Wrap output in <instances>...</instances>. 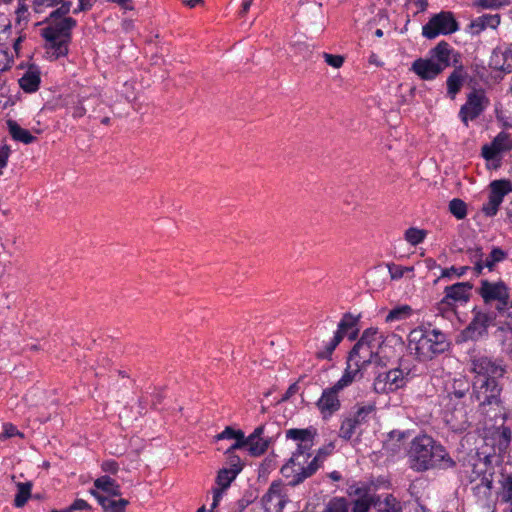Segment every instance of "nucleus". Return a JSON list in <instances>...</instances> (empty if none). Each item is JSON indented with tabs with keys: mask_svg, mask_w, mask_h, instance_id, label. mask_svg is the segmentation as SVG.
I'll list each match as a JSON object with an SVG mask.
<instances>
[{
	"mask_svg": "<svg viewBox=\"0 0 512 512\" xmlns=\"http://www.w3.org/2000/svg\"><path fill=\"white\" fill-rule=\"evenodd\" d=\"M407 456L410 468L416 472L449 469L456 465L445 447L427 434L418 435L410 442Z\"/></svg>",
	"mask_w": 512,
	"mask_h": 512,
	"instance_id": "nucleus-1",
	"label": "nucleus"
},
{
	"mask_svg": "<svg viewBox=\"0 0 512 512\" xmlns=\"http://www.w3.org/2000/svg\"><path fill=\"white\" fill-rule=\"evenodd\" d=\"M71 6L72 3L69 1L62 2V5L50 14L48 25L41 30V35L46 41L47 53L53 59L68 54L71 31L76 26V20L66 16Z\"/></svg>",
	"mask_w": 512,
	"mask_h": 512,
	"instance_id": "nucleus-2",
	"label": "nucleus"
},
{
	"mask_svg": "<svg viewBox=\"0 0 512 512\" xmlns=\"http://www.w3.org/2000/svg\"><path fill=\"white\" fill-rule=\"evenodd\" d=\"M311 445L298 444L296 451L288 462L282 466L281 473L289 479L288 485L295 487L313 476L323 464V457L315 455L312 457Z\"/></svg>",
	"mask_w": 512,
	"mask_h": 512,
	"instance_id": "nucleus-3",
	"label": "nucleus"
},
{
	"mask_svg": "<svg viewBox=\"0 0 512 512\" xmlns=\"http://www.w3.org/2000/svg\"><path fill=\"white\" fill-rule=\"evenodd\" d=\"M448 347L445 334L436 329L417 327L408 335V349L420 361L431 360L444 353Z\"/></svg>",
	"mask_w": 512,
	"mask_h": 512,
	"instance_id": "nucleus-4",
	"label": "nucleus"
},
{
	"mask_svg": "<svg viewBox=\"0 0 512 512\" xmlns=\"http://www.w3.org/2000/svg\"><path fill=\"white\" fill-rule=\"evenodd\" d=\"M458 56L447 42L441 41L429 51V57L416 59L410 70L421 80H433L451 65L452 58L453 64H457Z\"/></svg>",
	"mask_w": 512,
	"mask_h": 512,
	"instance_id": "nucleus-5",
	"label": "nucleus"
},
{
	"mask_svg": "<svg viewBox=\"0 0 512 512\" xmlns=\"http://www.w3.org/2000/svg\"><path fill=\"white\" fill-rule=\"evenodd\" d=\"M502 387L492 378H477L473 382V392L470 396L479 404L480 412L490 420L504 415L502 400Z\"/></svg>",
	"mask_w": 512,
	"mask_h": 512,
	"instance_id": "nucleus-6",
	"label": "nucleus"
},
{
	"mask_svg": "<svg viewBox=\"0 0 512 512\" xmlns=\"http://www.w3.org/2000/svg\"><path fill=\"white\" fill-rule=\"evenodd\" d=\"M359 321V316L347 312L342 316V319L338 323V329L335 332L333 338L329 343L325 345L322 350L316 353L318 359H331V355L336 347L340 344L343 338L348 335L350 340H355L358 335V329L356 328Z\"/></svg>",
	"mask_w": 512,
	"mask_h": 512,
	"instance_id": "nucleus-7",
	"label": "nucleus"
},
{
	"mask_svg": "<svg viewBox=\"0 0 512 512\" xmlns=\"http://www.w3.org/2000/svg\"><path fill=\"white\" fill-rule=\"evenodd\" d=\"M471 371L477 378H492L497 380L506 373V366L502 360L493 359L487 355H474L471 357Z\"/></svg>",
	"mask_w": 512,
	"mask_h": 512,
	"instance_id": "nucleus-8",
	"label": "nucleus"
},
{
	"mask_svg": "<svg viewBox=\"0 0 512 512\" xmlns=\"http://www.w3.org/2000/svg\"><path fill=\"white\" fill-rule=\"evenodd\" d=\"M459 29L454 15L450 11H442L430 18L422 28V34L433 39L439 34H452Z\"/></svg>",
	"mask_w": 512,
	"mask_h": 512,
	"instance_id": "nucleus-9",
	"label": "nucleus"
},
{
	"mask_svg": "<svg viewBox=\"0 0 512 512\" xmlns=\"http://www.w3.org/2000/svg\"><path fill=\"white\" fill-rule=\"evenodd\" d=\"M444 420L455 432H462L470 426L469 407L465 401H448L445 405Z\"/></svg>",
	"mask_w": 512,
	"mask_h": 512,
	"instance_id": "nucleus-10",
	"label": "nucleus"
},
{
	"mask_svg": "<svg viewBox=\"0 0 512 512\" xmlns=\"http://www.w3.org/2000/svg\"><path fill=\"white\" fill-rule=\"evenodd\" d=\"M492 458H494L493 455H483V453H476L470 457L467 465L470 471L466 472L469 473L471 482L477 480H480L481 484L490 482L488 476L493 473Z\"/></svg>",
	"mask_w": 512,
	"mask_h": 512,
	"instance_id": "nucleus-11",
	"label": "nucleus"
},
{
	"mask_svg": "<svg viewBox=\"0 0 512 512\" xmlns=\"http://www.w3.org/2000/svg\"><path fill=\"white\" fill-rule=\"evenodd\" d=\"M488 104L482 90H473L467 95V101L461 106L459 111V117L466 127H468V121L474 120L481 115Z\"/></svg>",
	"mask_w": 512,
	"mask_h": 512,
	"instance_id": "nucleus-12",
	"label": "nucleus"
},
{
	"mask_svg": "<svg viewBox=\"0 0 512 512\" xmlns=\"http://www.w3.org/2000/svg\"><path fill=\"white\" fill-rule=\"evenodd\" d=\"M405 383L404 372L395 368L388 372L379 373L374 380L373 389L378 394L389 393L402 388Z\"/></svg>",
	"mask_w": 512,
	"mask_h": 512,
	"instance_id": "nucleus-13",
	"label": "nucleus"
},
{
	"mask_svg": "<svg viewBox=\"0 0 512 512\" xmlns=\"http://www.w3.org/2000/svg\"><path fill=\"white\" fill-rule=\"evenodd\" d=\"M473 285L470 282H458L445 287V297L441 300L439 310L452 309L455 302H467L470 298V291Z\"/></svg>",
	"mask_w": 512,
	"mask_h": 512,
	"instance_id": "nucleus-14",
	"label": "nucleus"
},
{
	"mask_svg": "<svg viewBox=\"0 0 512 512\" xmlns=\"http://www.w3.org/2000/svg\"><path fill=\"white\" fill-rule=\"evenodd\" d=\"M478 293L483 298L485 303L497 300L498 302H505L509 298V289L502 281L492 283L488 280H481V286Z\"/></svg>",
	"mask_w": 512,
	"mask_h": 512,
	"instance_id": "nucleus-15",
	"label": "nucleus"
},
{
	"mask_svg": "<svg viewBox=\"0 0 512 512\" xmlns=\"http://www.w3.org/2000/svg\"><path fill=\"white\" fill-rule=\"evenodd\" d=\"M374 345L358 341L349 353L348 359L353 363L360 364V367H366L372 363H378L379 357L373 351Z\"/></svg>",
	"mask_w": 512,
	"mask_h": 512,
	"instance_id": "nucleus-16",
	"label": "nucleus"
},
{
	"mask_svg": "<svg viewBox=\"0 0 512 512\" xmlns=\"http://www.w3.org/2000/svg\"><path fill=\"white\" fill-rule=\"evenodd\" d=\"M375 409L374 405L362 406L352 416L344 419L340 427V437L349 440L355 433L357 426L366 422L368 415Z\"/></svg>",
	"mask_w": 512,
	"mask_h": 512,
	"instance_id": "nucleus-17",
	"label": "nucleus"
},
{
	"mask_svg": "<svg viewBox=\"0 0 512 512\" xmlns=\"http://www.w3.org/2000/svg\"><path fill=\"white\" fill-rule=\"evenodd\" d=\"M340 391L341 390H336L335 385H333L331 388H327L322 392L316 405L324 417L331 416L334 412L339 410L340 400L338 393Z\"/></svg>",
	"mask_w": 512,
	"mask_h": 512,
	"instance_id": "nucleus-18",
	"label": "nucleus"
},
{
	"mask_svg": "<svg viewBox=\"0 0 512 512\" xmlns=\"http://www.w3.org/2000/svg\"><path fill=\"white\" fill-rule=\"evenodd\" d=\"M491 317L482 312H476L473 320L464 330V335L467 339H478L481 337L488 327Z\"/></svg>",
	"mask_w": 512,
	"mask_h": 512,
	"instance_id": "nucleus-19",
	"label": "nucleus"
},
{
	"mask_svg": "<svg viewBox=\"0 0 512 512\" xmlns=\"http://www.w3.org/2000/svg\"><path fill=\"white\" fill-rule=\"evenodd\" d=\"M364 368L360 364L353 363L347 360V367L342 377L334 384L336 390H343L345 387L351 385L354 381L360 380L364 374Z\"/></svg>",
	"mask_w": 512,
	"mask_h": 512,
	"instance_id": "nucleus-20",
	"label": "nucleus"
},
{
	"mask_svg": "<svg viewBox=\"0 0 512 512\" xmlns=\"http://www.w3.org/2000/svg\"><path fill=\"white\" fill-rule=\"evenodd\" d=\"M90 493L98 500L105 512H125V508L129 504L126 499L115 500L94 489H91Z\"/></svg>",
	"mask_w": 512,
	"mask_h": 512,
	"instance_id": "nucleus-21",
	"label": "nucleus"
},
{
	"mask_svg": "<svg viewBox=\"0 0 512 512\" xmlns=\"http://www.w3.org/2000/svg\"><path fill=\"white\" fill-rule=\"evenodd\" d=\"M355 494L358 498L353 501L352 512H368L370 507H376L379 504V498L361 489H356Z\"/></svg>",
	"mask_w": 512,
	"mask_h": 512,
	"instance_id": "nucleus-22",
	"label": "nucleus"
},
{
	"mask_svg": "<svg viewBox=\"0 0 512 512\" xmlns=\"http://www.w3.org/2000/svg\"><path fill=\"white\" fill-rule=\"evenodd\" d=\"M455 69L447 78V93L451 99H454L456 94L461 90L465 78L464 67L460 64H454Z\"/></svg>",
	"mask_w": 512,
	"mask_h": 512,
	"instance_id": "nucleus-23",
	"label": "nucleus"
},
{
	"mask_svg": "<svg viewBox=\"0 0 512 512\" xmlns=\"http://www.w3.org/2000/svg\"><path fill=\"white\" fill-rule=\"evenodd\" d=\"M470 390V383L465 378L454 379L447 390L448 401H464Z\"/></svg>",
	"mask_w": 512,
	"mask_h": 512,
	"instance_id": "nucleus-24",
	"label": "nucleus"
},
{
	"mask_svg": "<svg viewBox=\"0 0 512 512\" xmlns=\"http://www.w3.org/2000/svg\"><path fill=\"white\" fill-rule=\"evenodd\" d=\"M489 198L500 205L505 195L512 191V184L509 180H494L490 183Z\"/></svg>",
	"mask_w": 512,
	"mask_h": 512,
	"instance_id": "nucleus-25",
	"label": "nucleus"
},
{
	"mask_svg": "<svg viewBox=\"0 0 512 512\" xmlns=\"http://www.w3.org/2000/svg\"><path fill=\"white\" fill-rule=\"evenodd\" d=\"M9 134L15 141L22 142L24 144H31L36 140L28 130L22 128L15 120L8 119L6 121Z\"/></svg>",
	"mask_w": 512,
	"mask_h": 512,
	"instance_id": "nucleus-26",
	"label": "nucleus"
},
{
	"mask_svg": "<svg viewBox=\"0 0 512 512\" xmlns=\"http://www.w3.org/2000/svg\"><path fill=\"white\" fill-rule=\"evenodd\" d=\"M94 487L105 493L107 497L120 496V486L109 476H102L94 481Z\"/></svg>",
	"mask_w": 512,
	"mask_h": 512,
	"instance_id": "nucleus-27",
	"label": "nucleus"
},
{
	"mask_svg": "<svg viewBox=\"0 0 512 512\" xmlns=\"http://www.w3.org/2000/svg\"><path fill=\"white\" fill-rule=\"evenodd\" d=\"M40 84V75L36 71L28 70L20 79V87L28 93L38 90Z\"/></svg>",
	"mask_w": 512,
	"mask_h": 512,
	"instance_id": "nucleus-28",
	"label": "nucleus"
},
{
	"mask_svg": "<svg viewBox=\"0 0 512 512\" xmlns=\"http://www.w3.org/2000/svg\"><path fill=\"white\" fill-rule=\"evenodd\" d=\"M32 482H18L16 483L17 493L14 499V505L17 508L23 507L28 499L31 497Z\"/></svg>",
	"mask_w": 512,
	"mask_h": 512,
	"instance_id": "nucleus-29",
	"label": "nucleus"
},
{
	"mask_svg": "<svg viewBox=\"0 0 512 512\" xmlns=\"http://www.w3.org/2000/svg\"><path fill=\"white\" fill-rule=\"evenodd\" d=\"M313 431L310 429H296L292 428L286 431V438L300 441L299 444L313 446Z\"/></svg>",
	"mask_w": 512,
	"mask_h": 512,
	"instance_id": "nucleus-30",
	"label": "nucleus"
},
{
	"mask_svg": "<svg viewBox=\"0 0 512 512\" xmlns=\"http://www.w3.org/2000/svg\"><path fill=\"white\" fill-rule=\"evenodd\" d=\"M412 312H413V310H412L411 306H409V305L397 306L389 311V313L387 314V316L385 318V321L387 323H389V322L404 320V319H407L408 317H410L412 315Z\"/></svg>",
	"mask_w": 512,
	"mask_h": 512,
	"instance_id": "nucleus-31",
	"label": "nucleus"
},
{
	"mask_svg": "<svg viewBox=\"0 0 512 512\" xmlns=\"http://www.w3.org/2000/svg\"><path fill=\"white\" fill-rule=\"evenodd\" d=\"M269 446L268 440L252 439L247 437V447L251 456L258 457L264 454Z\"/></svg>",
	"mask_w": 512,
	"mask_h": 512,
	"instance_id": "nucleus-32",
	"label": "nucleus"
},
{
	"mask_svg": "<svg viewBox=\"0 0 512 512\" xmlns=\"http://www.w3.org/2000/svg\"><path fill=\"white\" fill-rule=\"evenodd\" d=\"M349 503L344 497H334L328 501L321 512H348Z\"/></svg>",
	"mask_w": 512,
	"mask_h": 512,
	"instance_id": "nucleus-33",
	"label": "nucleus"
},
{
	"mask_svg": "<svg viewBox=\"0 0 512 512\" xmlns=\"http://www.w3.org/2000/svg\"><path fill=\"white\" fill-rule=\"evenodd\" d=\"M236 470H230L228 468H222L218 471L217 477H216V483L219 488L227 489L231 482L236 478L237 476Z\"/></svg>",
	"mask_w": 512,
	"mask_h": 512,
	"instance_id": "nucleus-34",
	"label": "nucleus"
},
{
	"mask_svg": "<svg viewBox=\"0 0 512 512\" xmlns=\"http://www.w3.org/2000/svg\"><path fill=\"white\" fill-rule=\"evenodd\" d=\"M449 212L458 220H462L467 215V205L459 198H454L449 202Z\"/></svg>",
	"mask_w": 512,
	"mask_h": 512,
	"instance_id": "nucleus-35",
	"label": "nucleus"
},
{
	"mask_svg": "<svg viewBox=\"0 0 512 512\" xmlns=\"http://www.w3.org/2000/svg\"><path fill=\"white\" fill-rule=\"evenodd\" d=\"M506 253L498 247H495L492 249L490 254L486 257L484 260L485 267L489 269V271H492L495 267V265L498 262H501L505 259Z\"/></svg>",
	"mask_w": 512,
	"mask_h": 512,
	"instance_id": "nucleus-36",
	"label": "nucleus"
},
{
	"mask_svg": "<svg viewBox=\"0 0 512 512\" xmlns=\"http://www.w3.org/2000/svg\"><path fill=\"white\" fill-rule=\"evenodd\" d=\"M501 499L505 502L512 501V474H502L501 479Z\"/></svg>",
	"mask_w": 512,
	"mask_h": 512,
	"instance_id": "nucleus-37",
	"label": "nucleus"
},
{
	"mask_svg": "<svg viewBox=\"0 0 512 512\" xmlns=\"http://www.w3.org/2000/svg\"><path fill=\"white\" fill-rule=\"evenodd\" d=\"M500 152L512 149V140L506 132H500L491 142Z\"/></svg>",
	"mask_w": 512,
	"mask_h": 512,
	"instance_id": "nucleus-38",
	"label": "nucleus"
},
{
	"mask_svg": "<svg viewBox=\"0 0 512 512\" xmlns=\"http://www.w3.org/2000/svg\"><path fill=\"white\" fill-rule=\"evenodd\" d=\"M404 236L405 240L411 245H418L424 240L426 236V231L415 227H411L405 231Z\"/></svg>",
	"mask_w": 512,
	"mask_h": 512,
	"instance_id": "nucleus-39",
	"label": "nucleus"
},
{
	"mask_svg": "<svg viewBox=\"0 0 512 512\" xmlns=\"http://www.w3.org/2000/svg\"><path fill=\"white\" fill-rule=\"evenodd\" d=\"M511 430L509 427L501 426L499 431L497 432V444L499 447V450L503 451L505 450L510 442H511Z\"/></svg>",
	"mask_w": 512,
	"mask_h": 512,
	"instance_id": "nucleus-40",
	"label": "nucleus"
},
{
	"mask_svg": "<svg viewBox=\"0 0 512 512\" xmlns=\"http://www.w3.org/2000/svg\"><path fill=\"white\" fill-rule=\"evenodd\" d=\"M378 512H402L401 506L393 497H387L384 503L379 502Z\"/></svg>",
	"mask_w": 512,
	"mask_h": 512,
	"instance_id": "nucleus-41",
	"label": "nucleus"
},
{
	"mask_svg": "<svg viewBox=\"0 0 512 512\" xmlns=\"http://www.w3.org/2000/svg\"><path fill=\"white\" fill-rule=\"evenodd\" d=\"M501 152L493 144H485L482 146L481 155L487 161H500L499 154Z\"/></svg>",
	"mask_w": 512,
	"mask_h": 512,
	"instance_id": "nucleus-42",
	"label": "nucleus"
},
{
	"mask_svg": "<svg viewBox=\"0 0 512 512\" xmlns=\"http://www.w3.org/2000/svg\"><path fill=\"white\" fill-rule=\"evenodd\" d=\"M225 454L227 455L228 466H229L227 468L230 470H236L237 474H239L243 468V463H242L240 457L238 455L234 454L233 452L229 453L228 451H225Z\"/></svg>",
	"mask_w": 512,
	"mask_h": 512,
	"instance_id": "nucleus-43",
	"label": "nucleus"
},
{
	"mask_svg": "<svg viewBox=\"0 0 512 512\" xmlns=\"http://www.w3.org/2000/svg\"><path fill=\"white\" fill-rule=\"evenodd\" d=\"M235 443L232 444L226 451L233 452L238 449H242L244 447H247V437H245V434L242 430H238V435L235 438Z\"/></svg>",
	"mask_w": 512,
	"mask_h": 512,
	"instance_id": "nucleus-44",
	"label": "nucleus"
},
{
	"mask_svg": "<svg viewBox=\"0 0 512 512\" xmlns=\"http://www.w3.org/2000/svg\"><path fill=\"white\" fill-rule=\"evenodd\" d=\"M323 58L325 62L333 68H340L344 63V57L341 55L323 53Z\"/></svg>",
	"mask_w": 512,
	"mask_h": 512,
	"instance_id": "nucleus-45",
	"label": "nucleus"
},
{
	"mask_svg": "<svg viewBox=\"0 0 512 512\" xmlns=\"http://www.w3.org/2000/svg\"><path fill=\"white\" fill-rule=\"evenodd\" d=\"M509 0H479L478 5L486 9H498L502 6L508 5Z\"/></svg>",
	"mask_w": 512,
	"mask_h": 512,
	"instance_id": "nucleus-46",
	"label": "nucleus"
},
{
	"mask_svg": "<svg viewBox=\"0 0 512 512\" xmlns=\"http://www.w3.org/2000/svg\"><path fill=\"white\" fill-rule=\"evenodd\" d=\"M387 268L392 280H398L402 278L405 274V269L403 266L394 263H388Z\"/></svg>",
	"mask_w": 512,
	"mask_h": 512,
	"instance_id": "nucleus-47",
	"label": "nucleus"
},
{
	"mask_svg": "<svg viewBox=\"0 0 512 512\" xmlns=\"http://www.w3.org/2000/svg\"><path fill=\"white\" fill-rule=\"evenodd\" d=\"M470 261L472 263L483 262L484 253L481 247H475L467 250Z\"/></svg>",
	"mask_w": 512,
	"mask_h": 512,
	"instance_id": "nucleus-48",
	"label": "nucleus"
},
{
	"mask_svg": "<svg viewBox=\"0 0 512 512\" xmlns=\"http://www.w3.org/2000/svg\"><path fill=\"white\" fill-rule=\"evenodd\" d=\"M10 152V147L7 144L0 147V175H2V169L7 165Z\"/></svg>",
	"mask_w": 512,
	"mask_h": 512,
	"instance_id": "nucleus-49",
	"label": "nucleus"
},
{
	"mask_svg": "<svg viewBox=\"0 0 512 512\" xmlns=\"http://www.w3.org/2000/svg\"><path fill=\"white\" fill-rule=\"evenodd\" d=\"M499 206L495 201L489 198V201L487 204H484L482 207V211L485 213L486 216H494L497 214Z\"/></svg>",
	"mask_w": 512,
	"mask_h": 512,
	"instance_id": "nucleus-50",
	"label": "nucleus"
},
{
	"mask_svg": "<svg viewBox=\"0 0 512 512\" xmlns=\"http://www.w3.org/2000/svg\"><path fill=\"white\" fill-rule=\"evenodd\" d=\"M377 335V330L373 328L366 329L361 338L358 341H363L364 343L373 345V342L376 340L375 336Z\"/></svg>",
	"mask_w": 512,
	"mask_h": 512,
	"instance_id": "nucleus-51",
	"label": "nucleus"
},
{
	"mask_svg": "<svg viewBox=\"0 0 512 512\" xmlns=\"http://www.w3.org/2000/svg\"><path fill=\"white\" fill-rule=\"evenodd\" d=\"M468 269V266H463L460 267L459 269H456L455 267L446 268L442 271L441 277H449L452 273L456 274L458 277H461L466 273Z\"/></svg>",
	"mask_w": 512,
	"mask_h": 512,
	"instance_id": "nucleus-52",
	"label": "nucleus"
},
{
	"mask_svg": "<svg viewBox=\"0 0 512 512\" xmlns=\"http://www.w3.org/2000/svg\"><path fill=\"white\" fill-rule=\"evenodd\" d=\"M238 435V430L233 429L230 426L225 427V429L216 436L217 440L222 439H235Z\"/></svg>",
	"mask_w": 512,
	"mask_h": 512,
	"instance_id": "nucleus-53",
	"label": "nucleus"
},
{
	"mask_svg": "<svg viewBox=\"0 0 512 512\" xmlns=\"http://www.w3.org/2000/svg\"><path fill=\"white\" fill-rule=\"evenodd\" d=\"M15 433H17V428L11 423L4 424L3 426V432L0 435L1 440H5L11 437L15 436Z\"/></svg>",
	"mask_w": 512,
	"mask_h": 512,
	"instance_id": "nucleus-54",
	"label": "nucleus"
},
{
	"mask_svg": "<svg viewBox=\"0 0 512 512\" xmlns=\"http://www.w3.org/2000/svg\"><path fill=\"white\" fill-rule=\"evenodd\" d=\"M263 501L265 503V505H267L268 503H271L273 501H275V505L276 506H279V508L281 509L282 506H283V500L281 499V496L276 494V493H272V492H269L267 493L264 497H263Z\"/></svg>",
	"mask_w": 512,
	"mask_h": 512,
	"instance_id": "nucleus-55",
	"label": "nucleus"
},
{
	"mask_svg": "<svg viewBox=\"0 0 512 512\" xmlns=\"http://www.w3.org/2000/svg\"><path fill=\"white\" fill-rule=\"evenodd\" d=\"M484 24L487 27H490V28H496L499 24H500V15L499 14H494V15H490V14H485L484 15Z\"/></svg>",
	"mask_w": 512,
	"mask_h": 512,
	"instance_id": "nucleus-56",
	"label": "nucleus"
},
{
	"mask_svg": "<svg viewBox=\"0 0 512 512\" xmlns=\"http://www.w3.org/2000/svg\"><path fill=\"white\" fill-rule=\"evenodd\" d=\"M484 22V15L472 21L470 27L473 30V33L479 34L481 31H483L486 28Z\"/></svg>",
	"mask_w": 512,
	"mask_h": 512,
	"instance_id": "nucleus-57",
	"label": "nucleus"
},
{
	"mask_svg": "<svg viewBox=\"0 0 512 512\" xmlns=\"http://www.w3.org/2000/svg\"><path fill=\"white\" fill-rule=\"evenodd\" d=\"M101 468L105 472L115 474L118 471V463L112 460H107L102 463Z\"/></svg>",
	"mask_w": 512,
	"mask_h": 512,
	"instance_id": "nucleus-58",
	"label": "nucleus"
},
{
	"mask_svg": "<svg viewBox=\"0 0 512 512\" xmlns=\"http://www.w3.org/2000/svg\"><path fill=\"white\" fill-rule=\"evenodd\" d=\"M71 509L74 510V512H77L78 510H88L90 509L89 504L83 500V499H77L75 500L71 505Z\"/></svg>",
	"mask_w": 512,
	"mask_h": 512,
	"instance_id": "nucleus-59",
	"label": "nucleus"
},
{
	"mask_svg": "<svg viewBox=\"0 0 512 512\" xmlns=\"http://www.w3.org/2000/svg\"><path fill=\"white\" fill-rule=\"evenodd\" d=\"M408 2L416 7L415 14L425 11L428 6L427 0H408Z\"/></svg>",
	"mask_w": 512,
	"mask_h": 512,
	"instance_id": "nucleus-60",
	"label": "nucleus"
},
{
	"mask_svg": "<svg viewBox=\"0 0 512 512\" xmlns=\"http://www.w3.org/2000/svg\"><path fill=\"white\" fill-rule=\"evenodd\" d=\"M299 390V386H298V383H293L289 386V388L287 389L286 393L284 394V396L282 397L281 401H287L290 397H292L293 395H295Z\"/></svg>",
	"mask_w": 512,
	"mask_h": 512,
	"instance_id": "nucleus-61",
	"label": "nucleus"
},
{
	"mask_svg": "<svg viewBox=\"0 0 512 512\" xmlns=\"http://www.w3.org/2000/svg\"><path fill=\"white\" fill-rule=\"evenodd\" d=\"M224 489L222 488H215L213 489V502H212V510L218 505L220 499L222 498Z\"/></svg>",
	"mask_w": 512,
	"mask_h": 512,
	"instance_id": "nucleus-62",
	"label": "nucleus"
},
{
	"mask_svg": "<svg viewBox=\"0 0 512 512\" xmlns=\"http://www.w3.org/2000/svg\"><path fill=\"white\" fill-rule=\"evenodd\" d=\"M10 27L9 19L6 17L4 13L0 12V33L6 31L7 28Z\"/></svg>",
	"mask_w": 512,
	"mask_h": 512,
	"instance_id": "nucleus-63",
	"label": "nucleus"
},
{
	"mask_svg": "<svg viewBox=\"0 0 512 512\" xmlns=\"http://www.w3.org/2000/svg\"><path fill=\"white\" fill-rule=\"evenodd\" d=\"M503 351L512 360V338L506 339L503 342Z\"/></svg>",
	"mask_w": 512,
	"mask_h": 512,
	"instance_id": "nucleus-64",
	"label": "nucleus"
}]
</instances>
